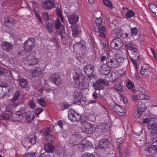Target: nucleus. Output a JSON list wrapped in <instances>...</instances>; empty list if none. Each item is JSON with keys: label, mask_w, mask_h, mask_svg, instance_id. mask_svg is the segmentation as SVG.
I'll return each mask as SVG.
<instances>
[{"label": "nucleus", "mask_w": 157, "mask_h": 157, "mask_svg": "<svg viewBox=\"0 0 157 157\" xmlns=\"http://www.w3.org/2000/svg\"><path fill=\"white\" fill-rule=\"evenodd\" d=\"M85 76L81 73L75 72L73 75L74 86L81 90L86 88L88 86V82H86Z\"/></svg>", "instance_id": "obj_1"}, {"label": "nucleus", "mask_w": 157, "mask_h": 157, "mask_svg": "<svg viewBox=\"0 0 157 157\" xmlns=\"http://www.w3.org/2000/svg\"><path fill=\"white\" fill-rule=\"evenodd\" d=\"M120 33L118 32V30L115 29L113 30L112 32V35L116 37H117L115 38L111 42L110 46L112 48L114 49H117L121 48L123 46V43L121 39L119 38L118 37L120 36Z\"/></svg>", "instance_id": "obj_2"}, {"label": "nucleus", "mask_w": 157, "mask_h": 157, "mask_svg": "<svg viewBox=\"0 0 157 157\" xmlns=\"http://www.w3.org/2000/svg\"><path fill=\"white\" fill-rule=\"evenodd\" d=\"M102 22V20L101 17L97 18L94 23V30L96 33H99V36L102 38H105V32L106 31V28L104 26L100 27Z\"/></svg>", "instance_id": "obj_3"}, {"label": "nucleus", "mask_w": 157, "mask_h": 157, "mask_svg": "<svg viewBox=\"0 0 157 157\" xmlns=\"http://www.w3.org/2000/svg\"><path fill=\"white\" fill-rule=\"evenodd\" d=\"M49 81L47 80H45V83L49 86L52 88H55V86H52L54 85L58 86L61 83L62 80L59 77H58L55 73L52 74L49 78Z\"/></svg>", "instance_id": "obj_4"}, {"label": "nucleus", "mask_w": 157, "mask_h": 157, "mask_svg": "<svg viewBox=\"0 0 157 157\" xmlns=\"http://www.w3.org/2000/svg\"><path fill=\"white\" fill-rule=\"evenodd\" d=\"M124 59L122 57L117 58H108L106 59V64L110 68H115L118 67L120 63L123 62Z\"/></svg>", "instance_id": "obj_5"}, {"label": "nucleus", "mask_w": 157, "mask_h": 157, "mask_svg": "<svg viewBox=\"0 0 157 157\" xmlns=\"http://www.w3.org/2000/svg\"><path fill=\"white\" fill-rule=\"evenodd\" d=\"M93 146L91 142L86 138L82 139L81 143L78 146V149L82 152L89 150Z\"/></svg>", "instance_id": "obj_6"}, {"label": "nucleus", "mask_w": 157, "mask_h": 157, "mask_svg": "<svg viewBox=\"0 0 157 157\" xmlns=\"http://www.w3.org/2000/svg\"><path fill=\"white\" fill-rule=\"evenodd\" d=\"M73 51L76 54L82 55L86 51V48L85 45L80 43H77L73 46Z\"/></svg>", "instance_id": "obj_7"}, {"label": "nucleus", "mask_w": 157, "mask_h": 157, "mask_svg": "<svg viewBox=\"0 0 157 157\" xmlns=\"http://www.w3.org/2000/svg\"><path fill=\"white\" fill-rule=\"evenodd\" d=\"M35 45V39L33 38L29 37L24 44V50L27 52L31 51Z\"/></svg>", "instance_id": "obj_8"}, {"label": "nucleus", "mask_w": 157, "mask_h": 157, "mask_svg": "<svg viewBox=\"0 0 157 157\" xmlns=\"http://www.w3.org/2000/svg\"><path fill=\"white\" fill-rule=\"evenodd\" d=\"M94 67L92 64H88L83 68V70L86 75L89 78L94 77L95 76V74L94 73Z\"/></svg>", "instance_id": "obj_9"}, {"label": "nucleus", "mask_w": 157, "mask_h": 157, "mask_svg": "<svg viewBox=\"0 0 157 157\" xmlns=\"http://www.w3.org/2000/svg\"><path fill=\"white\" fill-rule=\"evenodd\" d=\"M148 128L151 130V133L157 135V118L151 119L148 124Z\"/></svg>", "instance_id": "obj_10"}, {"label": "nucleus", "mask_w": 157, "mask_h": 157, "mask_svg": "<svg viewBox=\"0 0 157 157\" xmlns=\"http://www.w3.org/2000/svg\"><path fill=\"white\" fill-rule=\"evenodd\" d=\"M35 117V115L33 111H29L27 113L25 112L24 109L23 110V117L25 118L27 123H32Z\"/></svg>", "instance_id": "obj_11"}, {"label": "nucleus", "mask_w": 157, "mask_h": 157, "mask_svg": "<svg viewBox=\"0 0 157 157\" xmlns=\"http://www.w3.org/2000/svg\"><path fill=\"white\" fill-rule=\"evenodd\" d=\"M81 115L79 113L75 112L74 110L70 109L68 117L71 121L75 122L79 121L81 118Z\"/></svg>", "instance_id": "obj_12"}, {"label": "nucleus", "mask_w": 157, "mask_h": 157, "mask_svg": "<svg viewBox=\"0 0 157 157\" xmlns=\"http://www.w3.org/2000/svg\"><path fill=\"white\" fill-rule=\"evenodd\" d=\"M82 130L86 134H90L94 132L95 129L90 123H86L82 125Z\"/></svg>", "instance_id": "obj_13"}, {"label": "nucleus", "mask_w": 157, "mask_h": 157, "mask_svg": "<svg viewBox=\"0 0 157 157\" xmlns=\"http://www.w3.org/2000/svg\"><path fill=\"white\" fill-rule=\"evenodd\" d=\"M24 108H22V109L17 111L16 113H13L11 114V118L14 121H19L23 118V111Z\"/></svg>", "instance_id": "obj_14"}, {"label": "nucleus", "mask_w": 157, "mask_h": 157, "mask_svg": "<svg viewBox=\"0 0 157 157\" xmlns=\"http://www.w3.org/2000/svg\"><path fill=\"white\" fill-rule=\"evenodd\" d=\"M38 59L35 56H29L24 60V63L27 66H34L38 62Z\"/></svg>", "instance_id": "obj_15"}, {"label": "nucleus", "mask_w": 157, "mask_h": 157, "mask_svg": "<svg viewBox=\"0 0 157 157\" xmlns=\"http://www.w3.org/2000/svg\"><path fill=\"white\" fill-rule=\"evenodd\" d=\"M69 23L72 25L76 24L79 21V16L78 14H72L68 16Z\"/></svg>", "instance_id": "obj_16"}, {"label": "nucleus", "mask_w": 157, "mask_h": 157, "mask_svg": "<svg viewBox=\"0 0 157 157\" xmlns=\"http://www.w3.org/2000/svg\"><path fill=\"white\" fill-rule=\"evenodd\" d=\"M132 53L129 56V57L131 61L132 62L133 64L137 66V61L139 60V54L138 53V51L136 52H132Z\"/></svg>", "instance_id": "obj_17"}, {"label": "nucleus", "mask_w": 157, "mask_h": 157, "mask_svg": "<svg viewBox=\"0 0 157 157\" xmlns=\"http://www.w3.org/2000/svg\"><path fill=\"white\" fill-rule=\"evenodd\" d=\"M110 70L111 68L106 64H103L101 66L100 72L102 74L106 76L109 73Z\"/></svg>", "instance_id": "obj_18"}, {"label": "nucleus", "mask_w": 157, "mask_h": 157, "mask_svg": "<svg viewBox=\"0 0 157 157\" xmlns=\"http://www.w3.org/2000/svg\"><path fill=\"white\" fill-rule=\"evenodd\" d=\"M9 88L6 83L1 84L0 85V97L2 96L7 92L9 91Z\"/></svg>", "instance_id": "obj_19"}, {"label": "nucleus", "mask_w": 157, "mask_h": 157, "mask_svg": "<svg viewBox=\"0 0 157 157\" xmlns=\"http://www.w3.org/2000/svg\"><path fill=\"white\" fill-rule=\"evenodd\" d=\"M109 146V141L107 139L103 138L99 142V147L100 148L105 149L107 148Z\"/></svg>", "instance_id": "obj_20"}, {"label": "nucleus", "mask_w": 157, "mask_h": 157, "mask_svg": "<svg viewBox=\"0 0 157 157\" xmlns=\"http://www.w3.org/2000/svg\"><path fill=\"white\" fill-rule=\"evenodd\" d=\"M42 5L43 8L45 9H50L53 8V4L50 0H47L42 2Z\"/></svg>", "instance_id": "obj_21"}, {"label": "nucleus", "mask_w": 157, "mask_h": 157, "mask_svg": "<svg viewBox=\"0 0 157 157\" xmlns=\"http://www.w3.org/2000/svg\"><path fill=\"white\" fill-rule=\"evenodd\" d=\"M97 128L104 132H106L109 128V125L105 123H100L97 126Z\"/></svg>", "instance_id": "obj_22"}, {"label": "nucleus", "mask_w": 157, "mask_h": 157, "mask_svg": "<svg viewBox=\"0 0 157 157\" xmlns=\"http://www.w3.org/2000/svg\"><path fill=\"white\" fill-rule=\"evenodd\" d=\"M125 45L127 49L130 50L132 52L138 51V49L136 46L132 43H127Z\"/></svg>", "instance_id": "obj_23"}, {"label": "nucleus", "mask_w": 157, "mask_h": 157, "mask_svg": "<svg viewBox=\"0 0 157 157\" xmlns=\"http://www.w3.org/2000/svg\"><path fill=\"white\" fill-rule=\"evenodd\" d=\"M151 73L149 69L146 66H143L141 67V70L140 71V74L142 75H149Z\"/></svg>", "instance_id": "obj_24"}, {"label": "nucleus", "mask_w": 157, "mask_h": 157, "mask_svg": "<svg viewBox=\"0 0 157 157\" xmlns=\"http://www.w3.org/2000/svg\"><path fill=\"white\" fill-rule=\"evenodd\" d=\"M126 87L128 89L131 90L133 93H136L137 92L135 88L134 83L131 80H129L127 82Z\"/></svg>", "instance_id": "obj_25"}, {"label": "nucleus", "mask_w": 157, "mask_h": 157, "mask_svg": "<svg viewBox=\"0 0 157 157\" xmlns=\"http://www.w3.org/2000/svg\"><path fill=\"white\" fill-rule=\"evenodd\" d=\"M32 73L33 77H37L41 75L43 73V71L41 68L37 67L34 69Z\"/></svg>", "instance_id": "obj_26"}, {"label": "nucleus", "mask_w": 157, "mask_h": 157, "mask_svg": "<svg viewBox=\"0 0 157 157\" xmlns=\"http://www.w3.org/2000/svg\"><path fill=\"white\" fill-rule=\"evenodd\" d=\"M137 106L138 107L136 110L137 111H141L142 113L144 112L146 109V107L145 104L144 103H142V101H139L138 103Z\"/></svg>", "instance_id": "obj_27"}, {"label": "nucleus", "mask_w": 157, "mask_h": 157, "mask_svg": "<svg viewBox=\"0 0 157 157\" xmlns=\"http://www.w3.org/2000/svg\"><path fill=\"white\" fill-rule=\"evenodd\" d=\"M44 147L46 151L48 152V153L49 152L52 153L53 152L54 150V146L50 143L45 144L44 145Z\"/></svg>", "instance_id": "obj_28"}, {"label": "nucleus", "mask_w": 157, "mask_h": 157, "mask_svg": "<svg viewBox=\"0 0 157 157\" xmlns=\"http://www.w3.org/2000/svg\"><path fill=\"white\" fill-rule=\"evenodd\" d=\"M10 107L9 106L6 107L5 112L2 113V117L3 120H8L10 119Z\"/></svg>", "instance_id": "obj_29"}, {"label": "nucleus", "mask_w": 157, "mask_h": 157, "mask_svg": "<svg viewBox=\"0 0 157 157\" xmlns=\"http://www.w3.org/2000/svg\"><path fill=\"white\" fill-rule=\"evenodd\" d=\"M148 153L151 155L156 153L157 152V146L151 145L148 147Z\"/></svg>", "instance_id": "obj_30"}, {"label": "nucleus", "mask_w": 157, "mask_h": 157, "mask_svg": "<svg viewBox=\"0 0 157 157\" xmlns=\"http://www.w3.org/2000/svg\"><path fill=\"white\" fill-rule=\"evenodd\" d=\"M118 74L116 72H113L110 75V78L107 80V81L112 82L118 78Z\"/></svg>", "instance_id": "obj_31"}, {"label": "nucleus", "mask_w": 157, "mask_h": 157, "mask_svg": "<svg viewBox=\"0 0 157 157\" xmlns=\"http://www.w3.org/2000/svg\"><path fill=\"white\" fill-rule=\"evenodd\" d=\"M37 136L35 135H32L29 137V141L30 144H35L36 142Z\"/></svg>", "instance_id": "obj_32"}, {"label": "nucleus", "mask_w": 157, "mask_h": 157, "mask_svg": "<svg viewBox=\"0 0 157 157\" xmlns=\"http://www.w3.org/2000/svg\"><path fill=\"white\" fill-rule=\"evenodd\" d=\"M2 48L3 50L7 51L10 50V44L8 42H4L2 44Z\"/></svg>", "instance_id": "obj_33"}, {"label": "nucleus", "mask_w": 157, "mask_h": 157, "mask_svg": "<svg viewBox=\"0 0 157 157\" xmlns=\"http://www.w3.org/2000/svg\"><path fill=\"white\" fill-rule=\"evenodd\" d=\"M29 107L32 109L34 110L36 107L35 102L32 100L29 101L28 103Z\"/></svg>", "instance_id": "obj_34"}, {"label": "nucleus", "mask_w": 157, "mask_h": 157, "mask_svg": "<svg viewBox=\"0 0 157 157\" xmlns=\"http://www.w3.org/2000/svg\"><path fill=\"white\" fill-rule=\"evenodd\" d=\"M20 96V93L18 91H17L14 94L13 96L11 99V102H14L17 100Z\"/></svg>", "instance_id": "obj_35"}, {"label": "nucleus", "mask_w": 157, "mask_h": 157, "mask_svg": "<svg viewBox=\"0 0 157 157\" xmlns=\"http://www.w3.org/2000/svg\"><path fill=\"white\" fill-rule=\"evenodd\" d=\"M53 26L50 23H48L46 25V28L49 33H52L53 31Z\"/></svg>", "instance_id": "obj_36"}, {"label": "nucleus", "mask_w": 157, "mask_h": 157, "mask_svg": "<svg viewBox=\"0 0 157 157\" xmlns=\"http://www.w3.org/2000/svg\"><path fill=\"white\" fill-rule=\"evenodd\" d=\"M37 103H39L41 106L43 107H45L47 104L44 99L43 98H40L38 99L37 101Z\"/></svg>", "instance_id": "obj_37"}, {"label": "nucleus", "mask_w": 157, "mask_h": 157, "mask_svg": "<svg viewBox=\"0 0 157 157\" xmlns=\"http://www.w3.org/2000/svg\"><path fill=\"white\" fill-rule=\"evenodd\" d=\"M72 35L73 36H75L78 35L79 33L78 26H75L72 29Z\"/></svg>", "instance_id": "obj_38"}, {"label": "nucleus", "mask_w": 157, "mask_h": 157, "mask_svg": "<svg viewBox=\"0 0 157 157\" xmlns=\"http://www.w3.org/2000/svg\"><path fill=\"white\" fill-rule=\"evenodd\" d=\"M94 89L95 90H100L103 89L104 88L103 85L100 84L99 83L97 82L94 84Z\"/></svg>", "instance_id": "obj_39"}, {"label": "nucleus", "mask_w": 157, "mask_h": 157, "mask_svg": "<svg viewBox=\"0 0 157 157\" xmlns=\"http://www.w3.org/2000/svg\"><path fill=\"white\" fill-rule=\"evenodd\" d=\"M138 98L140 100H147L149 99V97L147 95H146L144 93L138 94Z\"/></svg>", "instance_id": "obj_40"}, {"label": "nucleus", "mask_w": 157, "mask_h": 157, "mask_svg": "<svg viewBox=\"0 0 157 157\" xmlns=\"http://www.w3.org/2000/svg\"><path fill=\"white\" fill-rule=\"evenodd\" d=\"M148 6L150 9L153 13H155L157 11V7L155 5L150 3L148 4Z\"/></svg>", "instance_id": "obj_41"}, {"label": "nucleus", "mask_w": 157, "mask_h": 157, "mask_svg": "<svg viewBox=\"0 0 157 157\" xmlns=\"http://www.w3.org/2000/svg\"><path fill=\"white\" fill-rule=\"evenodd\" d=\"M108 76L106 75L105 76V79H103V78H99L98 80V82H99L104 84H108V82L109 81H107V80H108Z\"/></svg>", "instance_id": "obj_42"}, {"label": "nucleus", "mask_w": 157, "mask_h": 157, "mask_svg": "<svg viewBox=\"0 0 157 157\" xmlns=\"http://www.w3.org/2000/svg\"><path fill=\"white\" fill-rule=\"evenodd\" d=\"M4 25L5 26L7 29L9 28L10 26V18L6 17L5 18Z\"/></svg>", "instance_id": "obj_43"}, {"label": "nucleus", "mask_w": 157, "mask_h": 157, "mask_svg": "<svg viewBox=\"0 0 157 157\" xmlns=\"http://www.w3.org/2000/svg\"><path fill=\"white\" fill-rule=\"evenodd\" d=\"M55 28L58 29L60 28L61 26H63L60 21L59 18H57L55 23Z\"/></svg>", "instance_id": "obj_44"}, {"label": "nucleus", "mask_w": 157, "mask_h": 157, "mask_svg": "<svg viewBox=\"0 0 157 157\" xmlns=\"http://www.w3.org/2000/svg\"><path fill=\"white\" fill-rule=\"evenodd\" d=\"M82 124H83L86 123H89L88 121L89 120V117L87 116H83L80 118Z\"/></svg>", "instance_id": "obj_45"}, {"label": "nucleus", "mask_w": 157, "mask_h": 157, "mask_svg": "<svg viewBox=\"0 0 157 157\" xmlns=\"http://www.w3.org/2000/svg\"><path fill=\"white\" fill-rule=\"evenodd\" d=\"M103 4L106 6L112 8V3L109 0H103Z\"/></svg>", "instance_id": "obj_46"}, {"label": "nucleus", "mask_w": 157, "mask_h": 157, "mask_svg": "<svg viewBox=\"0 0 157 157\" xmlns=\"http://www.w3.org/2000/svg\"><path fill=\"white\" fill-rule=\"evenodd\" d=\"M20 84L21 87L22 88H25L27 85V83L25 79H22L20 82Z\"/></svg>", "instance_id": "obj_47"}, {"label": "nucleus", "mask_w": 157, "mask_h": 157, "mask_svg": "<svg viewBox=\"0 0 157 157\" xmlns=\"http://www.w3.org/2000/svg\"><path fill=\"white\" fill-rule=\"evenodd\" d=\"M138 32V30L136 27L132 28L131 29V33L132 35H136L137 34Z\"/></svg>", "instance_id": "obj_48"}, {"label": "nucleus", "mask_w": 157, "mask_h": 157, "mask_svg": "<svg viewBox=\"0 0 157 157\" xmlns=\"http://www.w3.org/2000/svg\"><path fill=\"white\" fill-rule=\"evenodd\" d=\"M57 34L58 35H60L62 38L64 37L65 32L64 26H63V27L61 28Z\"/></svg>", "instance_id": "obj_49"}, {"label": "nucleus", "mask_w": 157, "mask_h": 157, "mask_svg": "<svg viewBox=\"0 0 157 157\" xmlns=\"http://www.w3.org/2000/svg\"><path fill=\"white\" fill-rule=\"evenodd\" d=\"M90 45L92 48L94 49L96 47V43H95L94 39L92 37L89 41Z\"/></svg>", "instance_id": "obj_50"}, {"label": "nucleus", "mask_w": 157, "mask_h": 157, "mask_svg": "<svg viewBox=\"0 0 157 157\" xmlns=\"http://www.w3.org/2000/svg\"><path fill=\"white\" fill-rule=\"evenodd\" d=\"M112 106L113 108L115 109L116 110L117 112V110L121 109V108L120 106L118 105L115 102H113L112 103Z\"/></svg>", "instance_id": "obj_51"}, {"label": "nucleus", "mask_w": 157, "mask_h": 157, "mask_svg": "<svg viewBox=\"0 0 157 157\" xmlns=\"http://www.w3.org/2000/svg\"><path fill=\"white\" fill-rule=\"evenodd\" d=\"M135 14L133 11L132 10H130L126 13V16L127 18H130L133 16Z\"/></svg>", "instance_id": "obj_52"}, {"label": "nucleus", "mask_w": 157, "mask_h": 157, "mask_svg": "<svg viewBox=\"0 0 157 157\" xmlns=\"http://www.w3.org/2000/svg\"><path fill=\"white\" fill-rule=\"evenodd\" d=\"M23 156L24 157H36L35 154L33 152L26 153Z\"/></svg>", "instance_id": "obj_53"}, {"label": "nucleus", "mask_w": 157, "mask_h": 157, "mask_svg": "<svg viewBox=\"0 0 157 157\" xmlns=\"http://www.w3.org/2000/svg\"><path fill=\"white\" fill-rule=\"evenodd\" d=\"M114 88L118 91L121 92L122 91V86L121 84H117L114 86Z\"/></svg>", "instance_id": "obj_54"}, {"label": "nucleus", "mask_w": 157, "mask_h": 157, "mask_svg": "<svg viewBox=\"0 0 157 157\" xmlns=\"http://www.w3.org/2000/svg\"><path fill=\"white\" fill-rule=\"evenodd\" d=\"M44 111V109L41 108H37L36 110L37 117H39V115Z\"/></svg>", "instance_id": "obj_55"}, {"label": "nucleus", "mask_w": 157, "mask_h": 157, "mask_svg": "<svg viewBox=\"0 0 157 157\" xmlns=\"http://www.w3.org/2000/svg\"><path fill=\"white\" fill-rule=\"evenodd\" d=\"M116 141L117 148L119 149L120 144L123 143V139L122 138H118L117 139Z\"/></svg>", "instance_id": "obj_56"}, {"label": "nucleus", "mask_w": 157, "mask_h": 157, "mask_svg": "<svg viewBox=\"0 0 157 157\" xmlns=\"http://www.w3.org/2000/svg\"><path fill=\"white\" fill-rule=\"evenodd\" d=\"M142 113L136 109V113L135 114V117L136 118L138 119L140 116L142 114Z\"/></svg>", "instance_id": "obj_57"}, {"label": "nucleus", "mask_w": 157, "mask_h": 157, "mask_svg": "<svg viewBox=\"0 0 157 157\" xmlns=\"http://www.w3.org/2000/svg\"><path fill=\"white\" fill-rule=\"evenodd\" d=\"M142 113L136 109V113L135 114V117L136 118L138 119L140 116L142 114Z\"/></svg>", "instance_id": "obj_58"}, {"label": "nucleus", "mask_w": 157, "mask_h": 157, "mask_svg": "<svg viewBox=\"0 0 157 157\" xmlns=\"http://www.w3.org/2000/svg\"><path fill=\"white\" fill-rule=\"evenodd\" d=\"M39 157H51V156L48 152L45 151L43 153H41V155Z\"/></svg>", "instance_id": "obj_59"}, {"label": "nucleus", "mask_w": 157, "mask_h": 157, "mask_svg": "<svg viewBox=\"0 0 157 157\" xmlns=\"http://www.w3.org/2000/svg\"><path fill=\"white\" fill-rule=\"evenodd\" d=\"M82 157H95L94 155L91 153H86L83 155Z\"/></svg>", "instance_id": "obj_60"}, {"label": "nucleus", "mask_w": 157, "mask_h": 157, "mask_svg": "<svg viewBox=\"0 0 157 157\" xmlns=\"http://www.w3.org/2000/svg\"><path fill=\"white\" fill-rule=\"evenodd\" d=\"M56 13L57 16V17L59 16H61L62 15V12L61 9L59 7H57L56 9Z\"/></svg>", "instance_id": "obj_61"}, {"label": "nucleus", "mask_w": 157, "mask_h": 157, "mask_svg": "<svg viewBox=\"0 0 157 157\" xmlns=\"http://www.w3.org/2000/svg\"><path fill=\"white\" fill-rule=\"evenodd\" d=\"M107 59L106 56L104 55H101L100 56V63H102L104 62L105 60Z\"/></svg>", "instance_id": "obj_62"}, {"label": "nucleus", "mask_w": 157, "mask_h": 157, "mask_svg": "<svg viewBox=\"0 0 157 157\" xmlns=\"http://www.w3.org/2000/svg\"><path fill=\"white\" fill-rule=\"evenodd\" d=\"M49 131L50 128H48V129L47 130H44L43 133V135L45 136H48L50 134L49 133Z\"/></svg>", "instance_id": "obj_63"}, {"label": "nucleus", "mask_w": 157, "mask_h": 157, "mask_svg": "<svg viewBox=\"0 0 157 157\" xmlns=\"http://www.w3.org/2000/svg\"><path fill=\"white\" fill-rule=\"evenodd\" d=\"M43 17L44 20L48 21L49 20V16L48 13H44L43 14Z\"/></svg>", "instance_id": "obj_64"}]
</instances>
